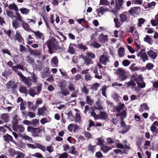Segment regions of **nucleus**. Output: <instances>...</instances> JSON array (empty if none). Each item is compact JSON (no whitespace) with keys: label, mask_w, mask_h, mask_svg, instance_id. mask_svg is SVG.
Segmentation results:
<instances>
[{"label":"nucleus","mask_w":158,"mask_h":158,"mask_svg":"<svg viewBox=\"0 0 158 158\" xmlns=\"http://www.w3.org/2000/svg\"><path fill=\"white\" fill-rule=\"evenodd\" d=\"M46 44L48 48L49 52L51 54L53 53L52 49L58 50L62 49L61 47L59 45L57 40L53 37L48 40L46 42Z\"/></svg>","instance_id":"obj_1"},{"label":"nucleus","mask_w":158,"mask_h":158,"mask_svg":"<svg viewBox=\"0 0 158 158\" xmlns=\"http://www.w3.org/2000/svg\"><path fill=\"white\" fill-rule=\"evenodd\" d=\"M27 130L28 131L32 133L34 136H39V134L44 131V129H40L39 127L35 128L31 126L28 127Z\"/></svg>","instance_id":"obj_2"},{"label":"nucleus","mask_w":158,"mask_h":158,"mask_svg":"<svg viewBox=\"0 0 158 158\" xmlns=\"http://www.w3.org/2000/svg\"><path fill=\"white\" fill-rule=\"evenodd\" d=\"M117 74L118 76V79L121 81L126 79L127 77L126 75V71L121 68H118L116 71Z\"/></svg>","instance_id":"obj_3"},{"label":"nucleus","mask_w":158,"mask_h":158,"mask_svg":"<svg viewBox=\"0 0 158 158\" xmlns=\"http://www.w3.org/2000/svg\"><path fill=\"white\" fill-rule=\"evenodd\" d=\"M18 73V76L22 79V81L27 85L28 88L30 87L32 85V80L29 77L27 78L24 76L22 73Z\"/></svg>","instance_id":"obj_4"},{"label":"nucleus","mask_w":158,"mask_h":158,"mask_svg":"<svg viewBox=\"0 0 158 158\" xmlns=\"http://www.w3.org/2000/svg\"><path fill=\"white\" fill-rule=\"evenodd\" d=\"M32 32L34 33L36 39L39 40H42L44 41L45 38V36L44 34L39 31H32Z\"/></svg>","instance_id":"obj_5"},{"label":"nucleus","mask_w":158,"mask_h":158,"mask_svg":"<svg viewBox=\"0 0 158 158\" xmlns=\"http://www.w3.org/2000/svg\"><path fill=\"white\" fill-rule=\"evenodd\" d=\"M6 88L8 89H11L13 91L15 90V89L17 86L15 82L10 81L6 84Z\"/></svg>","instance_id":"obj_6"},{"label":"nucleus","mask_w":158,"mask_h":158,"mask_svg":"<svg viewBox=\"0 0 158 158\" xmlns=\"http://www.w3.org/2000/svg\"><path fill=\"white\" fill-rule=\"evenodd\" d=\"M143 51L141 50L140 51L138 52L137 56L138 57L140 56V59L143 62H144L147 60H148V57L146 52L143 53Z\"/></svg>","instance_id":"obj_7"},{"label":"nucleus","mask_w":158,"mask_h":158,"mask_svg":"<svg viewBox=\"0 0 158 158\" xmlns=\"http://www.w3.org/2000/svg\"><path fill=\"white\" fill-rule=\"evenodd\" d=\"M140 10L141 9L139 7H134L131 8L129 10V13L131 15L133 16L135 14H138Z\"/></svg>","instance_id":"obj_8"},{"label":"nucleus","mask_w":158,"mask_h":158,"mask_svg":"<svg viewBox=\"0 0 158 158\" xmlns=\"http://www.w3.org/2000/svg\"><path fill=\"white\" fill-rule=\"evenodd\" d=\"M125 107V106L124 103L119 102L117 106L114 108V110L115 112L119 113L121 110H124Z\"/></svg>","instance_id":"obj_9"},{"label":"nucleus","mask_w":158,"mask_h":158,"mask_svg":"<svg viewBox=\"0 0 158 158\" xmlns=\"http://www.w3.org/2000/svg\"><path fill=\"white\" fill-rule=\"evenodd\" d=\"M15 37L16 40L22 44H24V39L21 35L20 32L18 31H16Z\"/></svg>","instance_id":"obj_10"},{"label":"nucleus","mask_w":158,"mask_h":158,"mask_svg":"<svg viewBox=\"0 0 158 158\" xmlns=\"http://www.w3.org/2000/svg\"><path fill=\"white\" fill-rule=\"evenodd\" d=\"M99 60L101 64L106 65L107 64V62L109 61V59L106 56L102 55L100 56Z\"/></svg>","instance_id":"obj_11"},{"label":"nucleus","mask_w":158,"mask_h":158,"mask_svg":"<svg viewBox=\"0 0 158 158\" xmlns=\"http://www.w3.org/2000/svg\"><path fill=\"white\" fill-rule=\"evenodd\" d=\"M47 110L46 107L44 106L42 107L39 108L38 109V114L39 115L45 116L47 114L46 112Z\"/></svg>","instance_id":"obj_12"},{"label":"nucleus","mask_w":158,"mask_h":158,"mask_svg":"<svg viewBox=\"0 0 158 158\" xmlns=\"http://www.w3.org/2000/svg\"><path fill=\"white\" fill-rule=\"evenodd\" d=\"M119 17V19L123 23L124 22H127L129 21V18L127 15L124 13L120 14Z\"/></svg>","instance_id":"obj_13"},{"label":"nucleus","mask_w":158,"mask_h":158,"mask_svg":"<svg viewBox=\"0 0 158 158\" xmlns=\"http://www.w3.org/2000/svg\"><path fill=\"white\" fill-rule=\"evenodd\" d=\"M89 45L91 47L95 48H98L101 47V44L94 40L92 41Z\"/></svg>","instance_id":"obj_14"},{"label":"nucleus","mask_w":158,"mask_h":158,"mask_svg":"<svg viewBox=\"0 0 158 158\" xmlns=\"http://www.w3.org/2000/svg\"><path fill=\"white\" fill-rule=\"evenodd\" d=\"M18 118V115L17 114L14 116L12 118L11 123L12 124V128L13 129V128H15V127L18 125L19 122L17 119Z\"/></svg>","instance_id":"obj_15"},{"label":"nucleus","mask_w":158,"mask_h":158,"mask_svg":"<svg viewBox=\"0 0 158 158\" xmlns=\"http://www.w3.org/2000/svg\"><path fill=\"white\" fill-rule=\"evenodd\" d=\"M0 118L3 120L5 123H6L9 121V114L4 113L1 115Z\"/></svg>","instance_id":"obj_16"},{"label":"nucleus","mask_w":158,"mask_h":158,"mask_svg":"<svg viewBox=\"0 0 158 158\" xmlns=\"http://www.w3.org/2000/svg\"><path fill=\"white\" fill-rule=\"evenodd\" d=\"M13 129L15 132L22 133L24 131L25 128L23 125H19Z\"/></svg>","instance_id":"obj_17"},{"label":"nucleus","mask_w":158,"mask_h":158,"mask_svg":"<svg viewBox=\"0 0 158 158\" xmlns=\"http://www.w3.org/2000/svg\"><path fill=\"white\" fill-rule=\"evenodd\" d=\"M156 126H158V122L157 121H155L150 127V130L154 134L157 132V129Z\"/></svg>","instance_id":"obj_18"},{"label":"nucleus","mask_w":158,"mask_h":158,"mask_svg":"<svg viewBox=\"0 0 158 158\" xmlns=\"http://www.w3.org/2000/svg\"><path fill=\"white\" fill-rule=\"evenodd\" d=\"M50 70L49 68H45L42 72V78H46L48 77L50 75Z\"/></svg>","instance_id":"obj_19"},{"label":"nucleus","mask_w":158,"mask_h":158,"mask_svg":"<svg viewBox=\"0 0 158 158\" xmlns=\"http://www.w3.org/2000/svg\"><path fill=\"white\" fill-rule=\"evenodd\" d=\"M96 10L98 15H99L101 14L102 15H103L105 12L107 11L108 10L107 8H104L102 6L99 8L97 9Z\"/></svg>","instance_id":"obj_20"},{"label":"nucleus","mask_w":158,"mask_h":158,"mask_svg":"<svg viewBox=\"0 0 158 158\" xmlns=\"http://www.w3.org/2000/svg\"><path fill=\"white\" fill-rule=\"evenodd\" d=\"M61 89V93L64 96H66L69 94V90L65 88V86L63 85L62 83H61L60 85Z\"/></svg>","instance_id":"obj_21"},{"label":"nucleus","mask_w":158,"mask_h":158,"mask_svg":"<svg viewBox=\"0 0 158 158\" xmlns=\"http://www.w3.org/2000/svg\"><path fill=\"white\" fill-rule=\"evenodd\" d=\"M108 38L107 35H104L103 33H102L100 35L99 40V41L105 43L108 41Z\"/></svg>","instance_id":"obj_22"},{"label":"nucleus","mask_w":158,"mask_h":158,"mask_svg":"<svg viewBox=\"0 0 158 158\" xmlns=\"http://www.w3.org/2000/svg\"><path fill=\"white\" fill-rule=\"evenodd\" d=\"M84 62V63L87 65L88 66L90 64H93V61L91 59L89 58L86 56L83 58Z\"/></svg>","instance_id":"obj_23"},{"label":"nucleus","mask_w":158,"mask_h":158,"mask_svg":"<svg viewBox=\"0 0 158 158\" xmlns=\"http://www.w3.org/2000/svg\"><path fill=\"white\" fill-rule=\"evenodd\" d=\"M23 24L22 26L23 28L25 30H26L28 32H32V30L30 27V26L27 23H25L23 21Z\"/></svg>","instance_id":"obj_24"},{"label":"nucleus","mask_w":158,"mask_h":158,"mask_svg":"<svg viewBox=\"0 0 158 158\" xmlns=\"http://www.w3.org/2000/svg\"><path fill=\"white\" fill-rule=\"evenodd\" d=\"M112 147L111 146H108L105 145H103L101 147V150L104 153H107L109 150L112 149Z\"/></svg>","instance_id":"obj_25"},{"label":"nucleus","mask_w":158,"mask_h":158,"mask_svg":"<svg viewBox=\"0 0 158 158\" xmlns=\"http://www.w3.org/2000/svg\"><path fill=\"white\" fill-rule=\"evenodd\" d=\"M114 21L115 23V26L116 28H119L123 24L120 20H119L118 18H114Z\"/></svg>","instance_id":"obj_26"},{"label":"nucleus","mask_w":158,"mask_h":158,"mask_svg":"<svg viewBox=\"0 0 158 158\" xmlns=\"http://www.w3.org/2000/svg\"><path fill=\"white\" fill-rule=\"evenodd\" d=\"M3 138H4L5 141L6 142L9 143L10 141L12 142H13L12 137L8 134L4 135L3 136Z\"/></svg>","instance_id":"obj_27"},{"label":"nucleus","mask_w":158,"mask_h":158,"mask_svg":"<svg viewBox=\"0 0 158 158\" xmlns=\"http://www.w3.org/2000/svg\"><path fill=\"white\" fill-rule=\"evenodd\" d=\"M148 54L149 56L153 59H155L157 57V54L152 50H150L148 52Z\"/></svg>","instance_id":"obj_28"},{"label":"nucleus","mask_w":158,"mask_h":158,"mask_svg":"<svg viewBox=\"0 0 158 158\" xmlns=\"http://www.w3.org/2000/svg\"><path fill=\"white\" fill-rule=\"evenodd\" d=\"M99 115L100 119L103 120H106L108 118V114L104 111L102 112L100 111Z\"/></svg>","instance_id":"obj_29"},{"label":"nucleus","mask_w":158,"mask_h":158,"mask_svg":"<svg viewBox=\"0 0 158 158\" xmlns=\"http://www.w3.org/2000/svg\"><path fill=\"white\" fill-rule=\"evenodd\" d=\"M156 20H151V23L152 26H156L158 25V14L155 16Z\"/></svg>","instance_id":"obj_30"},{"label":"nucleus","mask_w":158,"mask_h":158,"mask_svg":"<svg viewBox=\"0 0 158 158\" xmlns=\"http://www.w3.org/2000/svg\"><path fill=\"white\" fill-rule=\"evenodd\" d=\"M94 108L95 109L99 110H101L103 109V106H102V103L99 102H96Z\"/></svg>","instance_id":"obj_31"},{"label":"nucleus","mask_w":158,"mask_h":158,"mask_svg":"<svg viewBox=\"0 0 158 158\" xmlns=\"http://www.w3.org/2000/svg\"><path fill=\"white\" fill-rule=\"evenodd\" d=\"M116 115L120 116V119H121L122 118L124 119L126 118L127 117V113L126 110H123L121 113H119L118 114H116Z\"/></svg>","instance_id":"obj_32"},{"label":"nucleus","mask_w":158,"mask_h":158,"mask_svg":"<svg viewBox=\"0 0 158 158\" xmlns=\"http://www.w3.org/2000/svg\"><path fill=\"white\" fill-rule=\"evenodd\" d=\"M100 84L98 83H95L91 85L90 89L92 91H96L97 90L98 87L100 86Z\"/></svg>","instance_id":"obj_33"},{"label":"nucleus","mask_w":158,"mask_h":158,"mask_svg":"<svg viewBox=\"0 0 158 158\" xmlns=\"http://www.w3.org/2000/svg\"><path fill=\"white\" fill-rule=\"evenodd\" d=\"M86 103L90 105H92L94 103V100L91 98L90 96H86Z\"/></svg>","instance_id":"obj_34"},{"label":"nucleus","mask_w":158,"mask_h":158,"mask_svg":"<svg viewBox=\"0 0 158 158\" xmlns=\"http://www.w3.org/2000/svg\"><path fill=\"white\" fill-rule=\"evenodd\" d=\"M94 110L92 107H89L88 105H86L85 106L84 112L85 114H87V112L90 114L92 112V110Z\"/></svg>","instance_id":"obj_35"},{"label":"nucleus","mask_w":158,"mask_h":158,"mask_svg":"<svg viewBox=\"0 0 158 158\" xmlns=\"http://www.w3.org/2000/svg\"><path fill=\"white\" fill-rule=\"evenodd\" d=\"M149 107L146 103H143L140 105V111H143L144 110H149Z\"/></svg>","instance_id":"obj_36"},{"label":"nucleus","mask_w":158,"mask_h":158,"mask_svg":"<svg viewBox=\"0 0 158 158\" xmlns=\"http://www.w3.org/2000/svg\"><path fill=\"white\" fill-rule=\"evenodd\" d=\"M123 1H115V9L118 10L122 6Z\"/></svg>","instance_id":"obj_37"},{"label":"nucleus","mask_w":158,"mask_h":158,"mask_svg":"<svg viewBox=\"0 0 158 158\" xmlns=\"http://www.w3.org/2000/svg\"><path fill=\"white\" fill-rule=\"evenodd\" d=\"M130 126L127 125L125 127H123V129L121 131V133L122 134H124L127 132L129 130Z\"/></svg>","instance_id":"obj_38"},{"label":"nucleus","mask_w":158,"mask_h":158,"mask_svg":"<svg viewBox=\"0 0 158 158\" xmlns=\"http://www.w3.org/2000/svg\"><path fill=\"white\" fill-rule=\"evenodd\" d=\"M30 54L35 56H39L40 55V51L36 50H29Z\"/></svg>","instance_id":"obj_39"},{"label":"nucleus","mask_w":158,"mask_h":158,"mask_svg":"<svg viewBox=\"0 0 158 158\" xmlns=\"http://www.w3.org/2000/svg\"><path fill=\"white\" fill-rule=\"evenodd\" d=\"M19 91L21 93L27 94L28 93V91L27 88L23 86H21L19 88Z\"/></svg>","instance_id":"obj_40"},{"label":"nucleus","mask_w":158,"mask_h":158,"mask_svg":"<svg viewBox=\"0 0 158 158\" xmlns=\"http://www.w3.org/2000/svg\"><path fill=\"white\" fill-rule=\"evenodd\" d=\"M6 12L7 15L10 18L13 19L14 18V12L12 11L6 10Z\"/></svg>","instance_id":"obj_41"},{"label":"nucleus","mask_w":158,"mask_h":158,"mask_svg":"<svg viewBox=\"0 0 158 158\" xmlns=\"http://www.w3.org/2000/svg\"><path fill=\"white\" fill-rule=\"evenodd\" d=\"M75 121L77 123H80L81 122V118L80 114L77 113H76Z\"/></svg>","instance_id":"obj_42"},{"label":"nucleus","mask_w":158,"mask_h":158,"mask_svg":"<svg viewBox=\"0 0 158 158\" xmlns=\"http://www.w3.org/2000/svg\"><path fill=\"white\" fill-rule=\"evenodd\" d=\"M118 52L120 57L123 56L124 53V48L122 47L119 48L118 49Z\"/></svg>","instance_id":"obj_43"},{"label":"nucleus","mask_w":158,"mask_h":158,"mask_svg":"<svg viewBox=\"0 0 158 158\" xmlns=\"http://www.w3.org/2000/svg\"><path fill=\"white\" fill-rule=\"evenodd\" d=\"M15 14L16 15L15 16L14 18H15L17 20L21 22H23L22 17L20 14L19 12H15Z\"/></svg>","instance_id":"obj_44"},{"label":"nucleus","mask_w":158,"mask_h":158,"mask_svg":"<svg viewBox=\"0 0 158 158\" xmlns=\"http://www.w3.org/2000/svg\"><path fill=\"white\" fill-rule=\"evenodd\" d=\"M52 62L56 66H57L58 60L56 56H54L51 59Z\"/></svg>","instance_id":"obj_45"},{"label":"nucleus","mask_w":158,"mask_h":158,"mask_svg":"<svg viewBox=\"0 0 158 158\" xmlns=\"http://www.w3.org/2000/svg\"><path fill=\"white\" fill-rule=\"evenodd\" d=\"M144 41L150 44H151L152 39L148 35H146L144 39Z\"/></svg>","instance_id":"obj_46"},{"label":"nucleus","mask_w":158,"mask_h":158,"mask_svg":"<svg viewBox=\"0 0 158 158\" xmlns=\"http://www.w3.org/2000/svg\"><path fill=\"white\" fill-rule=\"evenodd\" d=\"M29 94L31 96L34 97L36 94V92L34 89L31 88L29 89Z\"/></svg>","instance_id":"obj_47"},{"label":"nucleus","mask_w":158,"mask_h":158,"mask_svg":"<svg viewBox=\"0 0 158 158\" xmlns=\"http://www.w3.org/2000/svg\"><path fill=\"white\" fill-rule=\"evenodd\" d=\"M82 92H83L86 96L88 95L89 94V90L86 87L85 85H84L81 88Z\"/></svg>","instance_id":"obj_48"},{"label":"nucleus","mask_w":158,"mask_h":158,"mask_svg":"<svg viewBox=\"0 0 158 158\" xmlns=\"http://www.w3.org/2000/svg\"><path fill=\"white\" fill-rule=\"evenodd\" d=\"M86 56L88 58L92 59H94L95 58V54L92 52H87L86 53Z\"/></svg>","instance_id":"obj_49"},{"label":"nucleus","mask_w":158,"mask_h":158,"mask_svg":"<svg viewBox=\"0 0 158 158\" xmlns=\"http://www.w3.org/2000/svg\"><path fill=\"white\" fill-rule=\"evenodd\" d=\"M135 65V64L133 63L129 67L131 70L133 72H134L139 70V68L137 66L134 67Z\"/></svg>","instance_id":"obj_50"},{"label":"nucleus","mask_w":158,"mask_h":158,"mask_svg":"<svg viewBox=\"0 0 158 158\" xmlns=\"http://www.w3.org/2000/svg\"><path fill=\"white\" fill-rule=\"evenodd\" d=\"M68 52L71 54H73L75 53V49L73 47L69 46L68 48Z\"/></svg>","instance_id":"obj_51"},{"label":"nucleus","mask_w":158,"mask_h":158,"mask_svg":"<svg viewBox=\"0 0 158 158\" xmlns=\"http://www.w3.org/2000/svg\"><path fill=\"white\" fill-rule=\"evenodd\" d=\"M36 146V148H38L40 150H42L44 152L45 150V146H43L39 143H36L35 144Z\"/></svg>","instance_id":"obj_52"},{"label":"nucleus","mask_w":158,"mask_h":158,"mask_svg":"<svg viewBox=\"0 0 158 158\" xmlns=\"http://www.w3.org/2000/svg\"><path fill=\"white\" fill-rule=\"evenodd\" d=\"M19 51L22 53H24L27 51V49L22 44H20Z\"/></svg>","instance_id":"obj_53"},{"label":"nucleus","mask_w":158,"mask_h":158,"mask_svg":"<svg viewBox=\"0 0 158 158\" xmlns=\"http://www.w3.org/2000/svg\"><path fill=\"white\" fill-rule=\"evenodd\" d=\"M142 141L140 138H138L136 140V144L138 148H140L142 145Z\"/></svg>","instance_id":"obj_54"},{"label":"nucleus","mask_w":158,"mask_h":158,"mask_svg":"<svg viewBox=\"0 0 158 158\" xmlns=\"http://www.w3.org/2000/svg\"><path fill=\"white\" fill-rule=\"evenodd\" d=\"M42 87V84L40 83H38V85L36 86V89L38 93V94H39V93L40 92L41 90V89Z\"/></svg>","instance_id":"obj_55"},{"label":"nucleus","mask_w":158,"mask_h":158,"mask_svg":"<svg viewBox=\"0 0 158 158\" xmlns=\"http://www.w3.org/2000/svg\"><path fill=\"white\" fill-rule=\"evenodd\" d=\"M22 138L24 140H27L30 143H33L32 138L28 135H23L22 136Z\"/></svg>","instance_id":"obj_56"},{"label":"nucleus","mask_w":158,"mask_h":158,"mask_svg":"<svg viewBox=\"0 0 158 158\" xmlns=\"http://www.w3.org/2000/svg\"><path fill=\"white\" fill-rule=\"evenodd\" d=\"M132 34L135 40H137L139 39V34L137 31H134Z\"/></svg>","instance_id":"obj_57"},{"label":"nucleus","mask_w":158,"mask_h":158,"mask_svg":"<svg viewBox=\"0 0 158 158\" xmlns=\"http://www.w3.org/2000/svg\"><path fill=\"white\" fill-rule=\"evenodd\" d=\"M20 10L23 14H27L29 12V10L26 8H20Z\"/></svg>","instance_id":"obj_58"},{"label":"nucleus","mask_w":158,"mask_h":158,"mask_svg":"<svg viewBox=\"0 0 158 158\" xmlns=\"http://www.w3.org/2000/svg\"><path fill=\"white\" fill-rule=\"evenodd\" d=\"M31 156H35L37 158H43L42 155L40 152H37L34 154H32Z\"/></svg>","instance_id":"obj_59"},{"label":"nucleus","mask_w":158,"mask_h":158,"mask_svg":"<svg viewBox=\"0 0 158 158\" xmlns=\"http://www.w3.org/2000/svg\"><path fill=\"white\" fill-rule=\"evenodd\" d=\"M28 60L27 61L29 63L31 64H33L34 63V58H32L31 56H28L27 57Z\"/></svg>","instance_id":"obj_60"},{"label":"nucleus","mask_w":158,"mask_h":158,"mask_svg":"<svg viewBox=\"0 0 158 158\" xmlns=\"http://www.w3.org/2000/svg\"><path fill=\"white\" fill-rule=\"evenodd\" d=\"M125 83L127 84L128 87H130L131 86H135L136 85V84L135 82L134 81L132 80H131L128 82H126Z\"/></svg>","instance_id":"obj_61"},{"label":"nucleus","mask_w":158,"mask_h":158,"mask_svg":"<svg viewBox=\"0 0 158 158\" xmlns=\"http://www.w3.org/2000/svg\"><path fill=\"white\" fill-rule=\"evenodd\" d=\"M9 9H14L15 11H18V9L17 6L15 5H11L10 4L9 6Z\"/></svg>","instance_id":"obj_62"},{"label":"nucleus","mask_w":158,"mask_h":158,"mask_svg":"<svg viewBox=\"0 0 158 158\" xmlns=\"http://www.w3.org/2000/svg\"><path fill=\"white\" fill-rule=\"evenodd\" d=\"M84 134L87 140H89L92 136L90 133L89 132L85 131L84 132Z\"/></svg>","instance_id":"obj_63"},{"label":"nucleus","mask_w":158,"mask_h":158,"mask_svg":"<svg viewBox=\"0 0 158 158\" xmlns=\"http://www.w3.org/2000/svg\"><path fill=\"white\" fill-rule=\"evenodd\" d=\"M95 156L97 158H102L103 157V155L101 152L98 151L96 153Z\"/></svg>","instance_id":"obj_64"}]
</instances>
